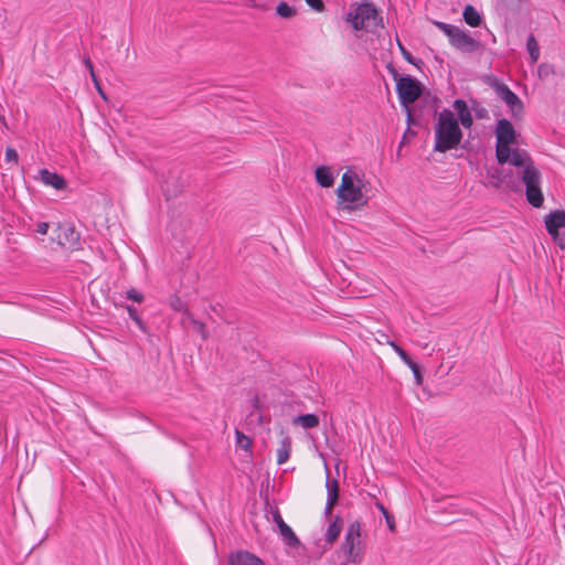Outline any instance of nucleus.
Instances as JSON below:
<instances>
[{"label": "nucleus", "instance_id": "1", "mask_svg": "<svg viewBox=\"0 0 565 565\" xmlns=\"http://www.w3.org/2000/svg\"><path fill=\"white\" fill-rule=\"evenodd\" d=\"M495 137V156L498 162L501 164L509 162L514 167L523 169L521 178L525 184L526 200L532 206L541 207L544 202L541 190V172L525 151L510 148V146L515 142L516 137L513 125L505 118L498 120Z\"/></svg>", "mask_w": 565, "mask_h": 565}, {"label": "nucleus", "instance_id": "2", "mask_svg": "<svg viewBox=\"0 0 565 565\" xmlns=\"http://www.w3.org/2000/svg\"><path fill=\"white\" fill-rule=\"evenodd\" d=\"M364 180L353 170H347L335 190L338 210L351 213L366 206L369 196L364 193Z\"/></svg>", "mask_w": 565, "mask_h": 565}, {"label": "nucleus", "instance_id": "3", "mask_svg": "<svg viewBox=\"0 0 565 565\" xmlns=\"http://www.w3.org/2000/svg\"><path fill=\"white\" fill-rule=\"evenodd\" d=\"M462 139V131L458 120L449 109H443L437 117L435 126L434 151L447 152L456 149Z\"/></svg>", "mask_w": 565, "mask_h": 565}, {"label": "nucleus", "instance_id": "4", "mask_svg": "<svg viewBox=\"0 0 565 565\" xmlns=\"http://www.w3.org/2000/svg\"><path fill=\"white\" fill-rule=\"evenodd\" d=\"M345 21L350 23L355 31H372L380 24L382 18L379 15L372 2L363 0L356 7L351 8L347 13Z\"/></svg>", "mask_w": 565, "mask_h": 565}, {"label": "nucleus", "instance_id": "5", "mask_svg": "<svg viewBox=\"0 0 565 565\" xmlns=\"http://www.w3.org/2000/svg\"><path fill=\"white\" fill-rule=\"evenodd\" d=\"M362 526L359 521L352 522L345 533L344 540L340 546L345 563L360 564L365 554V546L361 540Z\"/></svg>", "mask_w": 565, "mask_h": 565}, {"label": "nucleus", "instance_id": "6", "mask_svg": "<svg viewBox=\"0 0 565 565\" xmlns=\"http://www.w3.org/2000/svg\"><path fill=\"white\" fill-rule=\"evenodd\" d=\"M396 81V90L401 104L407 106L413 104L422 95L420 83L411 76H399L397 72L393 74Z\"/></svg>", "mask_w": 565, "mask_h": 565}, {"label": "nucleus", "instance_id": "7", "mask_svg": "<svg viewBox=\"0 0 565 565\" xmlns=\"http://www.w3.org/2000/svg\"><path fill=\"white\" fill-rule=\"evenodd\" d=\"M545 227L554 242L565 248V211L555 210L545 216Z\"/></svg>", "mask_w": 565, "mask_h": 565}, {"label": "nucleus", "instance_id": "8", "mask_svg": "<svg viewBox=\"0 0 565 565\" xmlns=\"http://www.w3.org/2000/svg\"><path fill=\"white\" fill-rule=\"evenodd\" d=\"M494 88L498 97L507 104L514 117H519L523 114L522 100L505 84H497Z\"/></svg>", "mask_w": 565, "mask_h": 565}, {"label": "nucleus", "instance_id": "9", "mask_svg": "<svg viewBox=\"0 0 565 565\" xmlns=\"http://www.w3.org/2000/svg\"><path fill=\"white\" fill-rule=\"evenodd\" d=\"M56 239L61 246L77 249L79 246V233L70 224L58 225Z\"/></svg>", "mask_w": 565, "mask_h": 565}, {"label": "nucleus", "instance_id": "10", "mask_svg": "<svg viewBox=\"0 0 565 565\" xmlns=\"http://www.w3.org/2000/svg\"><path fill=\"white\" fill-rule=\"evenodd\" d=\"M450 44L462 52L471 53L478 50L479 43L469 33L459 28Z\"/></svg>", "mask_w": 565, "mask_h": 565}, {"label": "nucleus", "instance_id": "11", "mask_svg": "<svg viewBox=\"0 0 565 565\" xmlns=\"http://www.w3.org/2000/svg\"><path fill=\"white\" fill-rule=\"evenodd\" d=\"M228 565H264V562L248 551H235L228 555Z\"/></svg>", "mask_w": 565, "mask_h": 565}, {"label": "nucleus", "instance_id": "12", "mask_svg": "<svg viewBox=\"0 0 565 565\" xmlns=\"http://www.w3.org/2000/svg\"><path fill=\"white\" fill-rule=\"evenodd\" d=\"M39 173L40 180L47 186H52L55 190H63L66 186L65 179L56 172H51L47 169H41Z\"/></svg>", "mask_w": 565, "mask_h": 565}, {"label": "nucleus", "instance_id": "13", "mask_svg": "<svg viewBox=\"0 0 565 565\" xmlns=\"http://www.w3.org/2000/svg\"><path fill=\"white\" fill-rule=\"evenodd\" d=\"M454 108L458 113L460 124L463 128H470L473 124L471 113L467 106V103L462 99H456L454 102Z\"/></svg>", "mask_w": 565, "mask_h": 565}, {"label": "nucleus", "instance_id": "14", "mask_svg": "<svg viewBox=\"0 0 565 565\" xmlns=\"http://www.w3.org/2000/svg\"><path fill=\"white\" fill-rule=\"evenodd\" d=\"M327 502H326V514H330L331 510L333 509L334 504L338 501L339 498V484L338 480H327Z\"/></svg>", "mask_w": 565, "mask_h": 565}, {"label": "nucleus", "instance_id": "15", "mask_svg": "<svg viewBox=\"0 0 565 565\" xmlns=\"http://www.w3.org/2000/svg\"><path fill=\"white\" fill-rule=\"evenodd\" d=\"M316 181L322 188H330L334 183V175L327 166H320L315 171Z\"/></svg>", "mask_w": 565, "mask_h": 565}, {"label": "nucleus", "instance_id": "16", "mask_svg": "<svg viewBox=\"0 0 565 565\" xmlns=\"http://www.w3.org/2000/svg\"><path fill=\"white\" fill-rule=\"evenodd\" d=\"M279 532L287 545L296 547L300 544V541L296 536L295 532L288 524L284 522L282 518H279Z\"/></svg>", "mask_w": 565, "mask_h": 565}, {"label": "nucleus", "instance_id": "17", "mask_svg": "<svg viewBox=\"0 0 565 565\" xmlns=\"http://www.w3.org/2000/svg\"><path fill=\"white\" fill-rule=\"evenodd\" d=\"M291 451V439L288 436H285L277 448V463L284 465L290 457Z\"/></svg>", "mask_w": 565, "mask_h": 565}, {"label": "nucleus", "instance_id": "18", "mask_svg": "<svg viewBox=\"0 0 565 565\" xmlns=\"http://www.w3.org/2000/svg\"><path fill=\"white\" fill-rule=\"evenodd\" d=\"M319 417L316 414L299 415L292 419V424L305 429L315 428L319 425Z\"/></svg>", "mask_w": 565, "mask_h": 565}, {"label": "nucleus", "instance_id": "19", "mask_svg": "<svg viewBox=\"0 0 565 565\" xmlns=\"http://www.w3.org/2000/svg\"><path fill=\"white\" fill-rule=\"evenodd\" d=\"M462 15L465 22L472 28L479 26L481 23L480 13L471 4L465 7Z\"/></svg>", "mask_w": 565, "mask_h": 565}, {"label": "nucleus", "instance_id": "20", "mask_svg": "<svg viewBox=\"0 0 565 565\" xmlns=\"http://www.w3.org/2000/svg\"><path fill=\"white\" fill-rule=\"evenodd\" d=\"M341 527L342 526L338 518L328 525V529L326 531L327 543L332 544L333 542L337 541L341 533Z\"/></svg>", "mask_w": 565, "mask_h": 565}, {"label": "nucleus", "instance_id": "21", "mask_svg": "<svg viewBox=\"0 0 565 565\" xmlns=\"http://www.w3.org/2000/svg\"><path fill=\"white\" fill-rule=\"evenodd\" d=\"M526 50L530 54L531 62L534 64L540 57V46L533 34H530L526 40Z\"/></svg>", "mask_w": 565, "mask_h": 565}, {"label": "nucleus", "instance_id": "22", "mask_svg": "<svg viewBox=\"0 0 565 565\" xmlns=\"http://www.w3.org/2000/svg\"><path fill=\"white\" fill-rule=\"evenodd\" d=\"M185 320H188L192 324L193 329L196 331L198 334H200V337L203 340H206L209 338V331L203 322L194 319L190 312H186V318L184 319V321Z\"/></svg>", "mask_w": 565, "mask_h": 565}, {"label": "nucleus", "instance_id": "23", "mask_svg": "<svg viewBox=\"0 0 565 565\" xmlns=\"http://www.w3.org/2000/svg\"><path fill=\"white\" fill-rule=\"evenodd\" d=\"M235 437H236V446L245 451H250L252 448V439L246 436L243 431L236 429L235 430Z\"/></svg>", "mask_w": 565, "mask_h": 565}, {"label": "nucleus", "instance_id": "24", "mask_svg": "<svg viewBox=\"0 0 565 565\" xmlns=\"http://www.w3.org/2000/svg\"><path fill=\"white\" fill-rule=\"evenodd\" d=\"M276 12L279 17L289 19L296 14V9L282 1L277 4Z\"/></svg>", "mask_w": 565, "mask_h": 565}, {"label": "nucleus", "instance_id": "25", "mask_svg": "<svg viewBox=\"0 0 565 565\" xmlns=\"http://www.w3.org/2000/svg\"><path fill=\"white\" fill-rule=\"evenodd\" d=\"M434 23L440 31H443L448 36L449 42L452 41L454 36L456 35L457 31L459 30L458 26H455V25H451V24H448L445 22L436 21Z\"/></svg>", "mask_w": 565, "mask_h": 565}, {"label": "nucleus", "instance_id": "26", "mask_svg": "<svg viewBox=\"0 0 565 565\" xmlns=\"http://www.w3.org/2000/svg\"><path fill=\"white\" fill-rule=\"evenodd\" d=\"M127 311H128V315H129L130 319H132L135 321L137 327L142 332H147V327H146L145 322L141 320V318L139 317V315L137 312V309L135 307L128 306L127 307Z\"/></svg>", "mask_w": 565, "mask_h": 565}, {"label": "nucleus", "instance_id": "27", "mask_svg": "<svg viewBox=\"0 0 565 565\" xmlns=\"http://www.w3.org/2000/svg\"><path fill=\"white\" fill-rule=\"evenodd\" d=\"M170 306L175 311H183L184 316L186 317V312H189L188 306L184 301H182V299L180 297L173 296L170 299Z\"/></svg>", "mask_w": 565, "mask_h": 565}, {"label": "nucleus", "instance_id": "28", "mask_svg": "<svg viewBox=\"0 0 565 565\" xmlns=\"http://www.w3.org/2000/svg\"><path fill=\"white\" fill-rule=\"evenodd\" d=\"M555 73L553 65L542 63L537 67V74L540 78H546Z\"/></svg>", "mask_w": 565, "mask_h": 565}, {"label": "nucleus", "instance_id": "29", "mask_svg": "<svg viewBox=\"0 0 565 565\" xmlns=\"http://www.w3.org/2000/svg\"><path fill=\"white\" fill-rule=\"evenodd\" d=\"M408 367L412 370V372L414 374L416 385H418V386L422 385L424 377L420 372L419 365L416 362H413V363H411V365H408Z\"/></svg>", "mask_w": 565, "mask_h": 565}, {"label": "nucleus", "instance_id": "30", "mask_svg": "<svg viewBox=\"0 0 565 565\" xmlns=\"http://www.w3.org/2000/svg\"><path fill=\"white\" fill-rule=\"evenodd\" d=\"M127 298L136 302H141L143 300V295L137 289L131 288L127 290Z\"/></svg>", "mask_w": 565, "mask_h": 565}, {"label": "nucleus", "instance_id": "31", "mask_svg": "<svg viewBox=\"0 0 565 565\" xmlns=\"http://www.w3.org/2000/svg\"><path fill=\"white\" fill-rule=\"evenodd\" d=\"M18 152L15 149L8 147L6 150V161L18 163Z\"/></svg>", "mask_w": 565, "mask_h": 565}, {"label": "nucleus", "instance_id": "32", "mask_svg": "<svg viewBox=\"0 0 565 565\" xmlns=\"http://www.w3.org/2000/svg\"><path fill=\"white\" fill-rule=\"evenodd\" d=\"M306 3L312 8L317 12H322L324 10V4L322 0H305Z\"/></svg>", "mask_w": 565, "mask_h": 565}, {"label": "nucleus", "instance_id": "33", "mask_svg": "<svg viewBox=\"0 0 565 565\" xmlns=\"http://www.w3.org/2000/svg\"><path fill=\"white\" fill-rule=\"evenodd\" d=\"M397 43H398V46H399V50H401V53H402L403 57L407 62H409L412 64H416L415 63V58L413 57V55L402 45V43L399 41H397Z\"/></svg>", "mask_w": 565, "mask_h": 565}, {"label": "nucleus", "instance_id": "34", "mask_svg": "<svg viewBox=\"0 0 565 565\" xmlns=\"http://www.w3.org/2000/svg\"><path fill=\"white\" fill-rule=\"evenodd\" d=\"M397 355L401 358V360L408 366L411 365V363H413L414 361L409 358V355L406 353V351L402 348H399L397 351H396Z\"/></svg>", "mask_w": 565, "mask_h": 565}, {"label": "nucleus", "instance_id": "35", "mask_svg": "<svg viewBox=\"0 0 565 565\" xmlns=\"http://www.w3.org/2000/svg\"><path fill=\"white\" fill-rule=\"evenodd\" d=\"M50 228V224L47 222H40L38 225H36V233L41 234V235H46L47 234V231Z\"/></svg>", "mask_w": 565, "mask_h": 565}, {"label": "nucleus", "instance_id": "36", "mask_svg": "<svg viewBox=\"0 0 565 565\" xmlns=\"http://www.w3.org/2000/svg\"><path fill=\"white\" fill-rule=\"evenodd\" d=\"M385 337V343L388 344L395 352L401 348L395 341L391 340L386 333H382Z\"/></svg>", "mask_w": 565, "mask_h": 565}, {"label": "nucleus", "instance_id": "37", "mask_svg": "<svg viewBox=\"0 0 565 565\" xmlns=\"http://www.w3.org/2000/svg\"><path fill=\"white\" fill-rule=\"evenodd\" d=\"M385 337V343L388 344L395 352L401 348L395 341L391 340L386 333H382Z\"/></svg>", "mask_w": 565, "mask_h": 565}, {"label": "nucleus", "instance_id": "38", "mask_svg": "<svg viewBox=\"0 0 565 565\" xmlns=\"http://www.w3.org/2000/svg\"><path fill=\"white\" fill-rule=\"evenodd\" d=\"M375 507L380 510V512L383 514V516L385 518L386 521H388V519H391L390 513L387 512V510L381 502L377 501L375 503Z\"/></svg>", "mask_w": 565, "mask_h": 565}, {"label": "nucleus", "instance_id": "39", "mask_svg": "<svg viewBox=\"0 0 565 565\" xmlns=\"http://www.w3.org/2000/svg\"><path fill=\"white\" fill-rule=\"evenodd\" d=\"M92 79H93L94 85H95L96 89L98 90L99 95H100L104 99H106L107 97H106V95H105L104 90L102 89V86H100V83H99V81H98L97 76L95 75V78H92Z\"/></svg>", "mask_w": 565, "mask_h": 565}, {"label": "nucleus", "instance_id": "40", "mask_svg": "<svg viewBox=\"0 0 565 565\" xmlns=\"http://www.w3.org/2000/svg\"><path fill=\"white\" fill-rule=\"evenodd\" d=\"M84 64L87 67V70L89 71L90 77L95 78V72H94V66H93L92 61L89 58H85Z\"/></svg>", "mask_w": 565, "mask_h": 565}, {"label": "nucleus", "instance_id": "41", "mask_svg": "<svg viewBox=\"0 0 565 565\" xmlns=\"http://www.w3.org/2000/svg\"><path fill=\"white\" fill-rule=\"evenodd\" d=\"M476 115L479 118H483L487 115V110L484 108L476 109Z\"/></svg>", "mask_w": 565, "mask_h": 565}, {"label": "nucleus", "instance_id": "42", "mask_svg": "<svg viewBox=\"0 0 565 565\" xmlns=\"http://www.w3.org/2000/svg\"><path fill=\"white\" fill-rule=\"evenodd\" d=\"M382 331H379L377 334H379V338H376V341L379 343H385V337L382 335Z\"/></svg>", "mask_w": 565, "mask_h": 565}, {"label": "nucleus", "instance_id": "43", "mask_svg": "<svg viewBox=\"0 0 565 565\" xmlns=\"http://www.w3.org/2000/svg\"><path fill=\"white\" fill-rule=\"evenodd\" d=\"M386 522H387L390 530L393 531L395 527L393 518L391 516V519H388V521H386Z\"/></svg>", "mask_w": 565, "mask_h": 565}, {"label": "nucleus", "instance_id": "44", "mask_svg": "<svg viewBox=\"0 0 565 565\" xmlns=\"http://www.w3.org/2000/svg\"><path fill=\"white\" fill-rule=\"evenodd\" d=\"M279 518H281V515L278 512L275 513L274 519L278 526H279Z\"/></svg>", "mask_w": 565, "mask_h": 565}, {"label": "nucleus", "instance_id": "45", "mask_svg": "<svg viewBox=\"0 0 565 565\" xmlns=\"http://www.w3.org/2000/svg\"><path fill=\"white\" fill-rule=\"evenodd\" d=\"M407 119H408V120H411V119H412V115H411V113H409V111H408V114H407Z\"/></svg>", "mask_w": 565, "mask_h": 565}, {"label": "nucleus", "instance_id": "46", "mask_svg": "<svg viewBox=\"0 0 565 565\" xmlns=\"http://www.w3.org/2000/svg\"><path fill=\"white\" fill-rule=\"evenodd\" d=\"M565 2V0H563Z\"/></svg>", "mask_w": 565, "mask_h": 565}]
</instances>
